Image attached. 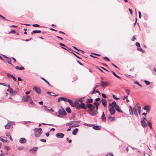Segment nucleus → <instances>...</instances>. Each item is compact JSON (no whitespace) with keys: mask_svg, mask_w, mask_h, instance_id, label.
<instances>
[{"mask_svg":"<svg viewBox=\"0 0 156 156\" xmlns=\"http://www.w3.org/2000/svg\"><path fill=\"white\" fill-rule=\"evenodd\" d=\"M78 129L77 128L75 129L72 132V134L73 135H76L77 133V132L78 131Z\"/></svg>","mask_w":156,"mask_h":156,"instance_id":"26","label":"nucleus"},{"mask_svg":"<svg viewBox=\"0 0 156 156\" xmlns=\"http://www.w3.org/2000/svg\"><path fill=\"white\" fill-rule=\"evenodd\" d=\"M93 128L94 129L96 130H99L101 129L99 127V126L97 125L94 126L93 127Z\"/></svg>","mask_w":156,"mask_h":156,"instance_id":"25","label":"nucleus"},{"mask_svg":"<svg viewBox=\"0 0 156 156\" xmlns=\"http://www.w3.org/2000/svg\"><path fill=\"white\" fill-rule=\"evenodd\" d=\"M133 109L132 108V107L131 106H129V111H131L132 114L133 115Z\"/></svg>","mask_w":156,"mask_h":156,"instance_id":"40","label":"nucleus"},{"mask_svg":"<svg viewBox=\"0 0 156 156\" xmlns=\"http://www.w3.org/2000/svg\"><path fill=\"white\" fill-rule=\"evenodd\" d=\"M15 125L14 122H9L5 126V129H9L12 127V125Z\"/></svg>","mask_w":156,"mask_h":156,"instance_id":"3","label":"nucleus"},{"mask_svg":"<svg viewBox=\"0 0 156 156\" xmlns=\"http://www.w3.org/2000/svg\"><path fill=\"white\" fill-rule=\"evenodd\" d=\"M144 82L147 85H148L150 84V82L149 81L146 80H144Z\"/></svg>","mask_w":156,"mask_h":156,"instance_id":"42","label":"nucleus"},{"mask_svg":"<svg viewBox=\"0 0 156 156\" xmlns=\"http://www.w3.org/2000/svg\"><path fill=\"white\" fill-rule=\"evenodd\" d=\"M30 98V97L28 95H25L23 97V100L26 101H28Z\"/></svg>","mask_w":156,"mask_h":156,"instance_id":"13","label":"nucleus"},{"mask_svg":"<svg viewBox=\"0 0 156 156\" xmlns=\"http://www.w3.org/2000/svg\"><path fill=\"white\" fill-rule=\"evenodd\" d=\"M113 97L116 100H118L119 99V98H117L116 96L114 94L112 95Z\"/></svg>","mask_w":156,"mask_h":156,"instance_id":"48","label":"nucleus"},{"mask_svg":"<svg viewBox=\"0 0 156 156\" xmlns=\"http://www.w3.org/2000/svg\"><path fill=\"white\" fill-rule=\"evenodd\" d=\"M144 120L147 121L146 119L144 117L141 119V124L144 128L146 127L147 126Z\"/></svg>","mask_w":156,"mask_h":156,"instance_id":"6","label":"nucleus"},{"mask_svg":"<svg viewBox=\"0 0 156 156\" xmlns=\"http://www.w3.org/2000/svg\"><path fill=\"white\" fill-rule=\"evenodd\" d=\"M18 81H22V79L20 77H18V84H19Z\"/></svg>","mask_w":156,"mask_h":156,"instance_id":"55","label":"nucleus"},{"mask_svg":"<svg viewBox=\"0 0 156 156\" xmlns=\"http://www.w3.org/2000/svg\"><path fill=\"white\" fill-rule=\"evenodd\" d=\"M100 98H96L95 99V101H99L100 100Z\"/></svg>","mask_w":156,"mask_h":156,"instance_id":"63","label":"nucleus"},{"mask_svg":"<svg viewBox=\"0 0 156 156\" xmlns=\"http://www.w3.org/2000/svg\"><path fill=\"white\" fill-rule=\"evenodd\" d=\"M33 90L38 94H40L41 92V89L38 87H34L33 88Z\"/></svg>","mask_w":156,"mask_h":156,"instance_id":"8","label":"nucleus"},{"mask_svg":"<svg viewBox=\"0 0 156 156\" xmlns=\"http://www.w3.org/2000/svg\"><path fill=\"white\" fill-rule=\"evenodd\" d=\"M72 53L75 56H76L77 58H79V59H81L77 55H76V54L75 53L73 52H72Z\"/></svg>","mask_w":156,"mask_h":156,"instance_id":"57","label":"nucleus"},{"mask_svg":"<svg viewBox=\"0 0 156 156\" xmlns=\"http://www.w3.org/2000/svg\"><path fill=\"white\" fill-rule=\"evenodd\" d=\"M140 109H141V107L140 106H138L137 110H138V113L139 114H140V112H141Z\"/></svg>","mask_w":156,"mask_h":156,"instance_id":"36","label":"nucleus"},{"mask_svg":"<svg viewBox=\"0 0 156 156\" xmlns=\"http://www.w3.org/2000/svg\"><path fill=\"white\" fill-rule=\"evenodd\" d=\"M94 104L96 106L99 105V103L98 102H94Z\"/></svg>","mask_w":156,"mask_h":156,"instance_id":"54","label":"nucleus"},{"mask_svg":"<svg viewBox=\"0 0 156 156\" xmlns=\"http://www.w3.org/2000/svg\"><path fill=\"white\" fill-rule=\"evenodd\" d=\"M56 114L58 117L63 118V116L61 115H65L66 114V113L63 108H61V109H59L58 112L56 113Z\"/></svg>","mask_w":156,"mask_h":156,"instance_id":"1","label":"nucleus"},{"mask_svg":"<svg viewBox=\"0 0 156 156\" xmlns=\"http://www.w3.org/2000/svg\"><path fill=\"white\" fill-rule=\"evenodd\" d=\"M133 111L134 114L136 116H138V115L136 109L135 108H133Z\"/></svg>","mask_w":156,"mask_h":156,"instance_id":"28","label":"nucleus"},{"mask_svg":"<svg viewBox=\"0 0 156 156\" xmlns=\"http://www.w3.org/2000/svg\"><path fill=\"white\" fill-rule=\"evenodd\" d=\"M108 118L109 119H110L111 121H113L115 120V118L114 117H112L110 115L108 116Z\"/></svg>","mask_w":156,"mask_h":156,"instance_id":"29","label":"nucleus"},{"mask_svg":"<svg viewBox=\"0 0 156 156\" xmlns=\"http://www.w3.org/2000/svg\"><path fill=\"white\" fill-rule=\"evenodd\" d=\"M87 107L91 111H92L94 108V106L90 104H87Z\"/></svg>","mask_w":156,"mask_h":156,"instance_id":"7","label":"nucleus"},{"mask_svg":"<svg viewBox=\"0 0 156 156\" xmlns=\"http://www.w3.org/2000/svg\"><path fill=\"white\" fill-rule=\"evenodd\" d=\"M114 108L113 106H109V110L111 115H114L115 112Z\"/></svg>","mask_w":156,"mask_h":156,"instance_id":"4","label":"nucleus"},{"mask_svg":"<svg viewBox=\"0 0 156 156\" xmlns=\"http://www.w3.org/2000/svg\"><path fill=\"white\" fill-rule=\"evenodd\" d=\"M32 26L34 27H39L40 26L38 24H33L32 25Z\"/></svg>","mask_w":156,"mask_h":156,"instance_id":"52","label":"nucleus"},{"mask_svg":"<svg viewBox=\"0 0 156 156\" xmlns=\"http://www.w3.org/2000/svg\"><path fill=\"white\" fill-rule=\"evenodd\" d=\"M148 125L149 126L150 128L151 129H152V125H151V123L150 122H148Z\"/></svg>","mask_w":156,"mask_h":156,"instance_id":"44","label":"nucleus"},{"mask_svg":"<svg viewBox=\"0 0 156 156\" xmlns=\"http://www.w3.org/2000/svg\"><path fill=\"white\" fill-rule=\"evenodd\" d=\"M117 105L115 101H113L112 103H110L109 106H113V107H115Z\"/></svg>","mask_w":156,"mask_h":156,"instance_id":"19","label":"nucleus"},{"mask_svg":"<svg viewBox=\"0 0 156 156\" xmlns=\"http://www.w3.org/2000/svg\"><path fill=\"white\" fill-rule=\"evenodd\" d=\"M7 91L9 92L10 93H12V90L11 88L9 87L8 88V89L7 90Z\"/></svg>","mask_w":156,"mask_h":156,"instance_id":"37","label":"nucleus"},{"mask_svg":"<svg viewBox=\"0 0 156 156\" xmlns=\"http://www.w3.org/2000/svg\"><path fill=\"white\" fill-rule=\"evenodd\" d=\"M112 74L116 77L118 78H120V77L116 74L114 72H112Z\"/></svg>","mask_w":156,"mask_h":156,"instance_id":"41","label":"nucleus"},{"mask_svg":"<svg viewBox=\"0 0 156 156\" xmlns=\"http://www.w3.org/2000/svg\"><path fill=\"white\" fill-rule=\"evenodd\" d=\"M108 83L106 81H101L100 86L105 87L108 85Z\"/></svg>","mask_w":156,"mask_h":156,"instance_id":"10","label":"nucleus"},{"mask_svg":"<svg viewBox=\"0 0 156 156\" xmlns=\"http://www.w3.org/2000/svg\"><path fill=\"white\" fill-rule=\"evenodd\" d=\"M0 85H2L4 86H5L6 87H8V88H9V84H5L4 83H0Z\"/></svg>","mask_w":156,"mask_h":156,"instance_id":"34","label":"nucleus"},{"mask_svg":"<svg viewBox=\"0 0 156 156\" xmlns=\"http://www.w3.org/2000/svg\"><path fill=\"white\" fill-rule=\"evenodd\" d=\"M4 148L7 151H8L10 149V147L7 146H5L4 147Z\"/></svg>","mask_w":156,"mask_h":156,"instance_id":"51","label":"nucleus"},{"mask_svg":"<svg viewBox=\"0 0 156 156\" xmlns=\"http://www.w3.org/2000/svg\"><path fill=\"white\" fill-rule=\"evenodd\" d=\"M147 112H150V106L148 105H146L143 108Z\"/></svg>","mask_w":156,"mask_h":156,"instance_id":"15","label":"nucleus"},{"mask_svg":"<svg viewBox=\"0 0 156 156\" xmlns=\"http://www.w3.org/2000/svg\"><path fill=\"white\" fill-rule=\"evenodd\" d=\"M37 150V147H34L30 149L29 150V151L30 153L33 154H35L36 153Z\"/></svg>","mask_w":156,"mask_h":156,"instance_id":"5","label":"nucleus"},{"mask_svg":"<svg viewBox=\"0 0 156 156\" xmlns=\"http://www.w3.org/2000/svg\"><path fill=\"white\" fill-rule=\"evenodd\" d=\"M24 69V68L22 67V66H21L20 67H19V70H23V69Z\"/></svg>","mask_w":156,"mask_h":156,"instance_id":"61","label":"nucleus"},{"mask_svg":"<svg viewBox=\"0 0 156 156\" xmlns=\"http://www.w3.org/2000/svg\"><path fill=\"white\" fill-rule=\"evenodd\" d=\"M56 136L58 138H62L64 137V134L62 133H57L56 134Z\"/></svg>","mask_w":156,"mask_h":156,"instance_id":"9","label":"nucleus"},{"mask_svg":"<svg viewBox=\"0 0 156 156\" xmlns=\"http://www.w3.org/2000/svg\"><path fill=\"white\" fill-rule=\"evenodd\" d=\"M101 119H102V121L103 122H105L106 120V117L105 115L104 114V112L102 113V116L101 117Z\"/></svg>","mask_w":156,"mask_h":156,"instance_id":"18","label":"nucleus"},{"mask_svg":"<svg viewBox=\"0 0 156 156\" xmlns=\"http://www.w3.org/2000/svg\"><path fill=\"white\" fill-rule=\"evenodd\" d=\"M101 95H102V97L104 98H106L107 97V96H106L105 95V94H103V93H102L101 94Z\"/></svg>","mask_w":156,"mask_h":156,"instance_id":"53","label":"nucleus"},{"mask_svg":"<svg viewBox=\"0 0 156 156\" xmlns=\"http://www.w3.org/2000/svg\"><path fill=\"white\" fill-rule=\"evenodd\" d=\"M125 91L128 95L129 94V92H130V90L127 89L125 90Z\"/></svg>","mask_w":156,"mask_h":156,"instance_id":"46","label":"nucleus"},{"mask_svg":"<svg viewBox=\"0 0 156 156\" xmlns=\"http://www.w3.org/2000/svg\"><path fill=\"white\" fill-rule=\"evenodd\" d=\"M41 32V31L40 30H33V32H31V34H33V33H40Z\"/></svg>","mask_w":156,"mask_h":156,"instance_id":"30","label":"nucleus"},{"mask_svg":"<svg viewBox=\"0 0 156 156\" xmlns=\"http://www.w3.org/2000/svg\"><path fill=\"white\" fill-rule=\"evenodd\" d=\"M19 142L21 144H24L26 142V140L24 138H21L20 139Z\"/></svg>","mask_w":156,"mask_h":156,"instance_id":"17","label":"nucleus"},{"mask_svg":"<svg viewBox=\"0 0 156 156\" xmlns=\"http://www.w3.org/2000/svg\"><path fill=\"white\" fill-rule=\"evenodd\" d=\"M11 59H9V58L8 59V60H7V62H8V63H9V64H12L11 63Z\"/></svg>","mask_w":156,"mask_h":156,"instance_id":"58","label":"nucleus"},{"mask_svg":"<svg viewBox=\"0 0 156 156\" xmlns=\"http://www.w3.org/2000/svg\"><path fill=\"white\" fill-rule=\"evenodd\" d=\"M67 101L69 102L70 105L71 104L73 103V101L69 99H68Z\"/></svg>","mask_w":156,"mask_h":156,"instance_id":"47","label":"nucleus"},{"mask_svg":"<svg viewBox=\"0 0 156 156\" xmlns=\"http://www.w3.org/2000/svg\"><path fill=\"white\" fill-rule=\"evenodd\" d=\"M74 106L77 109H79L80 108V104L77 101H75Z\"/></svg>","mask_w":156,"mask_h":156,"instance_id":"12","label":"nucleus"},{"mask_svg":"<svg viewBox=\"0 0 156 156\" xmlns=\"http://www.w3.org/2000/svg\"><path fill=\"white\" fill-rule=\"evenodd\" d=\"M7 76H8V77H11V78H12V77L13 76L10 73H7Z\"/></svg>","mask_w":156,"mask_h":156,"instance_id":"43","label":"nucleus"},{"mask_svg":"<svg viewBox=\"0 0 156 156\" xmlns=\"http://www.w3.org/2000/svg\"><path fill=\"white\" fill-rule=\"evenodd\" d=\"M137 49L138 51H141L142 52H144V51L141 48L138 47Z\"/></svg>","mask_w":156,"mask_h":156,"instance_id":"39","label":"nucleus"},{"mask_svg":"<svg viewBox=\"0 0 156 156\" xmlns=\"http://www.w3.org/2000/svg\"><path fill=\"white\" fill-rule=\"evenodd\" d=\"M80 121H74V123L73 124V126L77 127L79 126V125H78L79 123H80Z\"/></svg>","mask_w":156,"mask_h":156,"instance_id":"23","label":"nucleus"},{"mask_svg":"<svg viewBox=\"0 0 156 156\" xmlns=\"http://www.w3.org/2000/svg\"><path fill=\"white\" fill-rule=\"evenodd\" d=\"M44 107L45 108L44 110L48 112H53L54 110L52 109V108L51 107H48V108L46 106H44Z\"/></svg>","mask_w":156,"mask_h":156,"instance_id":"11","label":"nucleus"},{"mask_svg":"<svg viewBox=\"0 0 156 156\" xmlns=\"http://www.w3.org/2000/svg\"><path fill=\"white\" fill-rule=\"evenodd\" d=\"M5 134L7 136H8L10 140H12V137L11 135H10V134L9 133V132H6L5 133Z\"/></svg>","mask_w":156,"mask_h":156,"instance_id":"24","label":"nucleus"},{"mask_svg":"<svg viewBox=\"0 0 156 156\" xmlns=\"http://www.w3.org/2000/svg\"><path fill=\"white\" fill-rule=\"evenodd\" d=\"M134 83H135L137 84L138 85L142 87L141 85L140 84H139V83L138 82L135 81H134Z\"/></svg>","mask_w":156,"mask_h":156,"instance_id":"50","label":"nucleus"},{"mask_svg":"<svg viewBox=\"0 0 156 156\" xmlns=\"http://www.w3.org/2000/svg\"><path fill=\"white\" fill-rule=\"evenodd\" d=\"M74 122V121H70L69 122L67 123L66 125V126H69L71 125V127L73 126V124Z\"/></svg>","mask_w":156,"mask_h":156,"instance_id":"21","label":"nucleus"},{"mask_svg":"<svg viewBox=\"0 0 156 156\" xmlns=\"http://www.w3.org/2000/svg\"><path fill=\"white\" fill-rule=\"evenodd\" d=\"M93 101V99L91 98L88 99L86 100V102L87 103H91Z\"/></svg>","mask_w":156,"mask_h":156,"instance_id":"32","label":"nucleus"},{"mask_svg":"<svg viewBox=\"0 0 156 156\" xmlns=\"http://www.w3.org/2000/svg\"><path fill=\"white\" fill-rule=\"evenodd\" d=\"M101 102H102V104L104 107H106L107 106V101L106 100L102 99Z\"/></svg>","mask_w":156,"mask_h":156,"instance_id":"16","label":"nucleus"},{"mask_svg":"<svg viewBox=\"0 0 156 156\" xmlns=\"http://www.w3.org/2000/svg\"><path fill=\"white\" fill-rule=\"evenodd\" d=\"M67 100L68 99L66 98H64L63 97H59V98L58 99V102H59L60 101L62 100L65 102H67Z\"/></svg>","mask_w":156,"mask_h":156,"instance_id":"14","label":"nucleus"},{"mask_svg":"<svg viewBox=\"0 0 156 156\" xmlns=\"http://www.w3.org/2000/svg\"><path fill=\"white\" fill-rule=\"evenodd\" d=\"M28 102H29V103L32 104V105H34V103L33 102V101L32 100L31 98L29 99V100L28 101Z\"/></svg>","mask_w":156,"mask_h":156,"instance_id":"35","label":"nucleus"},{"mask_svg":"<svg viewBox=\"0 0 156 156\" xmlns=\"http://www.w3.org/2000/svg\"><path fill=\"white\" fill-rule=\"evenodd\" d=\"M80 108H81L83 109H86L87 108L86 106L85 105V104L83 102H81V104H80Z\"/></svg>","mask_w":156,"mask_h":156,"instance_id":"20","label":"nucleus"},{"mask_svg":"<svg viewBox=\"0 0 156 156\" xmlns=\"http://www.w3.org/2000/svg\"><path fill=\"white\" fill-rule=\"evenodd\" d=\"M106 156H113L112 154L110 153L106 155Z\"/></svg>","mask_w":156,"mask_h":156,"instance_id":"56","label":"nucleus"},{"mask_svg":"<svg viewBox=\"0 0 156 156\" xmlns=\"http://www.w3.org/2000/svg\"><path fill=\"white\" fill-rule=\"evenodd\" d=\"M103 58L107 61H110V59L106 57H104Z\"/></svg>","mask_w":156,"mask_h":156,"instance_id":"49","label":"nucleus"},{"mask_svg":"<svg viewBox=\"0 0 156 156\" xmlns=\"http://www.w3.org/2000/svg\"><path fill=\"white\" fill-rule=\"evenodd\" d=\"M4 138L3 136H1L0 137V140L2 141L3 142H7V141L3 139V138Z\"/></svg>","mask_w":156,"mask_h":156,"instance_id":"33","label":"nucleus"},{"mask_svg":"<svg viewBox=\"0 0 156 156\" xmlns=\"http://www.w3.org/2000/svg\"><path fill=\"white\" fill-rule=\"evenodd\" d=\"M96 93H98V94L99 95L100 94H101L100 92L98 90H95V89H94L93 90L91 93V94H96Z\"/></svg>","mask_w":156,"mask_h":156,"instance_id":"27","label":"nucleus"},{"mask_svg":"<svg viewBox=\"0 0 156 156\" xmlns=\"http://www.w3.org/2000/svg\"><path fill=\"white\" fill-rule=\"evenodd\" d=\"M24 148L23 147L21 146V147H17V149L19 150H21L23 149Z\"/></svg>","mask_w":156,"mask_h":156,"instance_id":"45","label":"nucleus"},{"mask_svg":"<svg viewBox=\"0 0 156 156\" xmlns=\"http://www.w3.org/2000/svg\"><path fill=\"white\" fill-rule=\"evenodd\" d=\"M66 112L69 113H70L71 112V111L69 107H67L66 108Z\"/></svg>","mask_w":156,"mask_h":156,"instance_id":"31","label":"nucleus"},{"mask_svg":"<svg viewBox=\"0 0 156 156\" xmlns=\"http://www.w3.org/2000/svg\"><path fill=\"white\" fill-rule=\"evenodd\" d=\"M41 79L44 80L48 85L50 86L49 83L43 77L41 78Z\"/></svg>","mask_w":156,"mask_h":156,"instance_id":"38","label":"nucleus"},{"mask_svg":"<svg viewBox=\"0 0 156 156\" xmlns=\"http://www.w3.org/2000/svg\"><path fill=\"white\" fill-rule=\"evenodd\" d=\"M34 132V134L35 136L37 137H38L41 135L42 132V129L40 128H35Z\"/></svg>","mask_w":156,"mask_h":156,"instance_id":"2","label":"nucleus"},{"mask_svg":"<svg viewBox=\"0 0 156 156\" xmlns=\"http://www.w3.org/2000/svg\"><path fill=\"white\" fill-rule=\"evenodd\" d=\"M138 13H139V18H140L141 17V13L140 12V11L138 12Z\"/></svg>","mask_w":156,"mask_h":156,"instance_id":"62","label":"nucleus"},{"mask_svg":"<svg viewBox=\"0 0 156 156\" xmlns=\"http://www.w3.org/2000/svg\"><path fill=\"white\" fill-rule=\"evenodd\" d=\"M135 44H136V45L137 47H140V44L139 43L136 42V43Z\"/></svg>","mask_w":156,"mask_h":156,"instance_id":"60","label":"nucleus"},{"mask_svg":"<svg viewBox=\"0 0 156 156\" xmlns=\"http://www.w3.org/2000/svg\"><path fill=\"white\" fill-rule=\"evenodd\" d=\"M115 108V110L117 111L118 112H121V113H122V111L119 108V106L118 105L116 106Z\"/></svg>","mask_w":156,"mask_h":156,"instance_id":"22","label":"nucleus"},{"mask_svg":"<svg viewBox=\"0 0 156 156\" xmlns=\"http://www.w3.org/2000/svg\"><path fill=\"white\" fill-rule=\"evenodd\" d=\"M16 33V31L14 30H12L9 32V33L14 34Z\"/></svg>","mask_w":156,"mask_h":156,"instance_id":"59","label":"nucleus"},{"mask_svg":"<svg viewBox=\"0 0 156 156\" xmlns=\"http://www.w3.org/2000/svg\"><path fill=\"white\" fill-rule=\"evenodd\" d=\"M82 101V98H79L77 100V101H79L81 102H81Z\"/></svg>","mask_w":156,"mask_h":156,"instance_id":"64","label":"nucleus"}]
</instances>
